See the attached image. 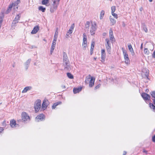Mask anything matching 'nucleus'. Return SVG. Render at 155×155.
I'll return each mask as SVG.
<instances>
[{
	"instance_id": "3c124183",
	"label": "nucleus",
	"mask_w": 155,
	"mask_h": 155,
	"mask_svg": "<svg viewBox=\"0 0 155 155\" xmlns=\"http://www.w3.org/2000/svg\"><path fill=\"white\" fill-rule=\"evenodd\" d=\"M122 26L123 27H125L126 26V25L124 23V22H122Z\"/></svg>"
},
{
	"instance_id": "5fc2aeb1",
	"label": "nucleus",
	"mask_w": 155,
	"mask_h": 155,
	"mask_svg": "<svg viewBox=\"0 0 155 155\" xmlns=\"http://www.w3.org/2000/svg\"><path fill=\"white\" fill-rule=\"evenodd\" d=\"M127 154V152L126 151L123 152V155H126Z\"/></svg>"
},
{
	"instance_id": "2eb2a0df",
	"label": "nucleus",
	"mask_w": 155,
	"mask_h": 155,
	"mask_svg": "<svg viewBox=\"0 0 155 155\" xmlns=\"http://www.w3.org/2000/svg\"><path fill=\"white\" fill-rule=\"evenodd\" d=\"M58 28H56V30L55 31V34H54V40L53 41H56L57 38H58Z\"/></svg>"
},
{
	"instance_id": "5701e85b",
	"label": "nucleus",
	"mask_w": 155,
	"mask_h": 155,
	"mask_svg": "<svg viewBox=\"0 0 155 155\" xmlns=\"http://www.w3.org/2000/svg\"><path fill=\"white\" fill-rule=\"evenodd\" d=\"M109 37L110 40L111 41H113V39H114V37L113 35V31L111 29L109 31Z\"/></svg>"
},
{
	"instance_id": "9d476101",
	"label": "nucleus",
	"mask_w": 155,
	"mask_h": 155,
	"mask_svg": "<svg viewBox=\"0 0 155 155\" xmlns=\"http://www.w3.org/2000/svg\"><path fill=\"white\" fill-rule=\"evenodd\" d=\"M63 56L64 64V63L66 64H68V62H69L68 61V57L66 53L65 52H64Z\"/></svg>"
},
{
	"instance_id": "bf43d9fd",
	"label": "nucleus",
	"mask_w": 155,
	"mask_h": 155,
	"mask_svg": "<svg viewBox=\"0 0 155 155\" xmlns=\"http://www.w3.org/2000/svg\"><path fill=\"white\" fill-rule=\"evenodd\" d=\"M96 59H97V58H95V57H94V60H96Z\"/></svg>"
},
{
	"instance_id": "20e7f679",
	"label": "nucleus",
	"mask_w": 155,
	"mask_h": 155,
	"mask_svg": "<svg viewBox=\"0 0 155 155\" xmlns=\"http://www.w3.org/2000/svg\"><path fill=\"white\" fill-rule=\"evenodd\" d=\"M41 101L38 100L36 101L35 104V112H38L40 108L41 107Z\"/></svg>"
},
{
	"instance_id": "c9c22d12",
	"label": "nucleus",
	"mask_w": 155,
	"mask_h": 155,
	"mask_svg": "<svg viewBox=\"0 0 155 155\" xmlns=\"http://www.w3.org/2000/svg\"><path fill=\"white\" fill-rule=\"evenodd\" d=\"M144 53L145 54L148 55L149 54L150 52L147 48H145L144 49Z\"/></svg>"
},
{
	"instance_id": "f8f14e48",
	"label": "nucleus",
	"mask_w": 155,
	"mask_h": 155,
	"mask_svg": "<svg viewBox=\"0 0 155 155\" xmlns=\"http://www.w3.org/2000/svg\"><path fill=\"white\" fill-rule=\"evenodd\" d=\"M95 80V78L92 77L89 82V87H92L94 85Z\"/></svg>"
},
{
	"instance_id": "c756f323",
	"label": "nucleus",
	"mask_w": 155,
	"mask_h": 155,
	"mask_svg": "<svg viewBox=\"0 0 155 155\" xmlns=\"http://www.w3.org/2000/svg\"><path fill=\"white\" fill-rule=\"evenodd\" d=\"M87 45V41H83L82 46L83 49L85 50Z\"/></svg>"
},
{
	"instance_id": "0eeeda50",
	"label": "nucleus",
	"mask_w": 155,
	"mask_h": 155,
	"mask_svg": "<svg viewBox=\"0 0 155 155\" xmlns=\"http://www.w3.org/2000/svg\"><path fill=\"white\" fill-rule=\"evenodd\" d=\"M49 104V102L47 100H44L42 104L41 108L43 110H45Z\"/></svg>"
},
{
	"instance_id": "2f4dec72",
	"label": "nucleus",
	"mask_w": 155,
	"mask_h": 155,
	"mask_svg": "<svg viewBox=\"0 0 155 155\" xmlns=\"http://www.w3.org/2000/svg\"><path fill=\"white\" fill-rule=\"evenodd\" d=\"M49 0H43L42 1V4L43 5H46L49 3Z\"/></svg>"
},
{
	"instance_id": "0e129e2a",
	"label": "nucleus",
	"mask_w": 155,
	"mask_h": 155,
	"mask_svg": "<svg viewBox=\"0 0 155 155\" xmlns=\"http://www.w3.org/2000/svg\"><path fill=\"white\" fill-rule=\"evenodd\" d=\"M0 63H1V59H0Z\"/></svg>"
},
{
	"instance_id": "de8ad7c7",
	"label": "nucleus",
	"mask_w": 155,
	"mask_h": 155,
	"mask_svg": "<svg viewBox=\"0 0 155 155\" xmlns=\"http://www.w3.org/2000/svg\"><path fill=\"white\" fill-rule=\"evenodd\" d=\"M4 130V129L2 127H0V134Z\"/></svg>"
},
{
	"instance_id": "603ef678",
	"label": "nucleus",
	"mask_w": 155,
	"mask_h": 155,
	"mask_svg": "<svg viewBox=\"0 0 155 155\" xmlns=\"http://www.w3.org/2000/svg\"><path fill=\"white\" fill-rule=\"evenodd\" d=\"M143 153H145L146 154H147V150H144V149H143Z\"/></svg>"
},
{
	"instance_id": "39448f33",
	"label": "nucleus",
	"mask_w": 155,
	"mask_h": 155,
	"mask_svg": "<svg viewBox=\"0 0 155 155\" xmlns=\"http://www.w3.org/2000/svg\"><path fill=\"white\" fill-rule=\"evenodd\" d=\"M96 24L95 22L91 23L90 29V32L91 35L95 34V31L97 29Z\"/></svg>"
},
{
	"instance_id": "58836bf2",
	"label": "nucleus",
	"mask_w": 155,
	"mask_h": 155,
	"mask_svg": "<svg viewBox=\"0 0 155 155\" xmlns=\"http://www.w3.org/2000/svg\"><path fill=\"white\" fill-rule=\"evenodd\" d=\"M4 15L3 16L0 17V29L1 28L2 23L3 21V18H4Z\"/></svg>"
},
{
	"instance_id": "473e14b6",
	"label": "nucleus",
	"mask_w": 155,
	"mask_h": 155,
	"mask_svg": "<svg viewBox=\"0 0 155 155\" xmlns=\"http://www.w3.org/2000/svg\"><path fill=\"white\" fill-rule=\"evenodd\" d=\"M67 76L69 78L71 79H73L74 78L73 75L70 73H67Z\"/></svg>"
},
{
	"instance_id": "6ab92c4d",
	"label": "nucleus",
	"mask_w": 155,
	"mask_h": 155,
	"mask_svg": "<svg viewBox=\"0 0 155 155\" xmlns=\"http://www.w3.org/2000/svg\"><path fill=\"white\" fill-rule=\"evenodd\" d=\"M39 29V27L38 26H37L36 27H35L31 32V33L32 34H36L38 31Z\"/></svg>"
},
{
	"instance_id": "aec40b11",
	"label": "nucleus",
	"mask_w": 155,
	"mask_h": 155,
	"mask_svg": "<svg viewBox=\"0 0 155 155\" xmlns=\"http://www.w3.org/2000/svg\"><path fill=\"white\" fill-rule=\"evenodd\" d=\"M74 27V24H72L71 26L70 27L69 30L67 31V33H68L69 34H71L72 33Z\"/></svg>"
},
{
	"instance_id": "13d9d810",
	"label": "nucleus",
	"mask_w": 155,
	"mask_h": 155,
	"mask_svg": "<svg viewBox=\"0 0 155 155\" xmlns=\"http://www.w3.org/2000/svg\"><path fill=\"white\" fill-rule=\"evenodd\" d=\"M93 50H91V55L93 53Z\"/></svg>"
},
{
	"instance_id": "37998d69",
	"label": "nucleus",
	"mask_w": 155,
	"mask_h": 155,
	"mask_svg": "<svg viewBox=\"0 0 155 155\" xmlns=\"http://www.w3.org/2000/svg\"><path fill=\"white\" fill-rule=\"evenodd\" d=\"M94 47V43H91V50H93Z\"/></svg>"
},
{
	"instance_id": "e2e57ef3",
	"label": "nucleus",
	"mask_w": 155,
	"mask_h": 155,
	"mask_svg": "<svg viewBox=\"0 0 155 155\" xmlns=\"http://www.w3.org/2000/svg\"><path fill=\"white\" fill-rule=\"evenodd\" d=\"M18 7H16V9H18Z\"/></svg>"
},
{
	"instance_id": "72a5a7b5",
	"label": "nucleus",
	"mask_w": 155,
	"mask_h": 155,
	"mask_svg": "<svg viewBox=\"0 0 155 155\" xmlns=\"http://www.w3.org/2000/svg\"><path fill=\"white\" fill-rule=\"evenodd\" d=\"M20 17H21L20 14H17L16 15V16L15 17V18L14 19V20L18 21L19 20Z\"/></svg>"
},
{
	"instance_id": "49530a36",
	"label": "nucleus",
	"mask_w": 155,
	"mask_h": 155,
	"mask_svg": "<svg viewBox=\"0 0 155 155\" xmlns=\"http://www.w3.org/2000/svg\"><path fill=\"white\" fill-rule=\"evenodd\" d=\"M15 2H16V6H17L18 4L20 3V0H17Z\"/></svg>"
},
{
	"instance_id": "79ce46f5",
	"label": "nucleus",
	"mask_w": 155,
	"mask_h": 155,
	"mask_svg": "<svg viewBox=\"0 0 155 155\" xmlns=\"http://www.w3.org/2000/svg\"><path fill=\"white\" fill-rule=\"evenodd\" d=\"M2 125L4 127H6V121L4 120L2 124Z\"/></svg>"
},
{
	"instance_id": "a878e982",
	"label": "nucleus",
	"mask_w": 155,
	"mask_h": 155,
	"mask_svg": "<svg viewBox=\"0 0 155 155\" xmlns=\"http://www.w3.org/2000/svg\"><path fill=\"white\" fill-rule=\"evenodd\" d=\"M110 23L112 24V25H114L116 22V21L113 18H111V16H110L109 18Z\"/></svg>"
},
{
	"instance_id": "423d86ee",
	"label": "nucleus",
	"mask_w": 155,
	"mask_h": 155,
	"mask_svg": "<svg viewBox=\"0 0 155 155\" xmlns=\"http://www.w3.org/2000/svg\"><path fill=\"white\" fill-rule=\"evenodd\" d=\"M106 42V44H105V46L107 50V52L109 54H110L111 45L110 43L109 39L106 38L105 39Z\"/></svg>"
},
{
	"instance_id": "4c0bfd02",
	"label": "nucleus",
	"mask_w": 155,
	"mask_h": 155,
	"mask_svg": "<svg viewBox=\"0 0 155 155\" xmlns=\"http://www.w3.org/2000/svg\"><path fill=\"white\" fill-rule=\"evenodd\" d=\"M143 30L146 32L148 31L145 25H143L142 26Z\"/></svg>"
},
{
	"instance_id": "8fccbe9b",
	"label": "nucleus",
	"mask_w": 155,
	"mask_h": 155,
	"mask_svg": "<svg viewBox=\"0 0 155 155\" xmlns=\"http://www.w3.org/2000/svg\"><path fill=\"white\" fill-rule=\"evenodd\" d=\"M61 87L63 89H65L66 88V86L63 85H61Z\"/></svg>"
},
{
	"instance_id": "ea45409f",
	"label": "nucleus",
	"mask_w": 155,
	"mask_h": 155,
	"mask_svg": "<svg viewBox=\"0 0 155 155\" xmlns=\"http://www.w3.org/2000/svg\"><path fill=\"white\" fill-rule=\"evenodd\" d=\"M112 15L116 19L118 18V16L117 14L114 13V12H111Z\"/></svg>"
},
{
	"instance_id": "a18cd8bd",
	"label": "nucleus",
	"mask_w": 155,
	"mask_h": 155,
	"mask_svg": "<svg viewBox=\"0 0 155 155\" xmlns=\"http://www.w3.org/2000/svg\"><path fill=\"white\" fill-rule=\"evenodd\" d=\"M11 10H10L8 8L7 10L5 12V14H8L11 11Z\"/></svg>"
},
{
	"instance_id": "6e6d98bb",
	"label": "nucleus",
	"mask_w": 155,
	"mask_h": 155,
	"mask_svg": "<svg viewBox=\"0 0 155 155\" xmlns=\"http://www.w3.org/2000/svg\"><path fill=\"white\" fill-rule=\"evenodd\" d=\"M143 8H142V7H141L140 8V12H141L142 10H143Z\"/></svg>"
},
{
	"instance_id": "bb28decb",
	"label": "nucleus",
	"mask_w": 155,
	"mask_h": 155,
	"mask_svg": "<svg viewBox=\"0 0 155 155\" xmlns=\"http://www.w3.org/2000/svg\"><path fill=\"white\" fill-rule=\"evenodd\" d=\"M128 48L130 51V52H131L132 54L133 55H134V52L133 50V49L132 47V45L131 44H129L128 45Z\"/></svg>"
},
{
	"instance_id": "4d7b16f0",
	"label": "nucleus",
	"mask_w": 155,
	"mask_h": 155,
	"mask_svg": "<svg viewBox=\"0 0 155 155\" xmlns=\"http://www.w3.org/2000/svg\"><path fill=\"white\" fill-rule=\"evenodd\" d=\"M143 44L142 43L140 46V49L142 50L143 49Z\"/></svg>"
},
{
	"instance_id": "7c9ffc66",
	"label": "nucleus",
	"mask_w": 155,
	"mask_h": 155,
	"mask_svg": "<svg viewBox=\"0 0 155 155\" xmlns=\"http://www.w3.org/2000/svg\"><path fill=\"white\" fill-rule=\"evenodd\" d=\"M38 9L39 10L43 12H45L46 10L45 8H44L42 6L39 7Z\"/></svg>"
},
{
	"instance_id": "052dcab7",
	"label": "nucleus",
	"mask_w": 155,
	"mask_h": 155,
	"mask_svg": "<svg viewBox=\"0 0 155 155\" xmlns=\"http://www.w3.org/2000/svg\"><path fill=\"white\" fill-rule=\"evenodd\" d=\"M15 64H13L12 65V67H13V68H14V67H15Z\"/></svg>"
},
{
	"instance_id": "393cba45",
	"label": "nucleus",
	"mask_w": 155,
	"mask_h": 155,
	"mask_svg": "<svg viewBox=\"0 0 155 155\" xmlns=\"http://www.w3.org/2000/svg\"><path fill=\"white\" fill-rule=\"evenodd\" d=\"M62 104V102L61 101H58L57 102H56L55 103H54L53 104V106H52V109H54L56 106H57L59 104Z\"/></svg>"
},
{
	"instance_id": "4be33fe9",
	"label": "nucleus",
	"mask_w": 155,
	"mask_h": 155,
	"mask_svg": "<svg viewBox=\"0 0 155 155\" xmlns=\"http://www.w3.org/2000/svg\"><path fill=\"white\" fill-rule=\"evenodd\" d=\"M10 125L12 127H16L18 125L16 124V121L14 120H12L10 121Z\"/></svg>"
},
{
	"instance_id": "cd10ccee",
	"label": "nucleus",
	"mask_w": 155,
	"mask_h": 155,
	"mask_svg": "<svg viewBox=\"0 0 155 155\" xmlns=\"http://www.w3.org/2000/svg\"><path fill=\"white\" fill-rule=\"evenodd\" d=\"M16 6V2H14L12 3V4L9 5L8 8L10 10H11L12 7L13 6Z\"/></svg>"
},
{
	"instance_id": "c03bdc74",
	"label": "nucleus",
	"mask_w": 155,
	"mask_h": 155,
	"mask_svg": "<svg viewBox=\"0 0 155 155\" xmlns=\"http://www.w3.org/2000/svg\"><path fill=\"white\" fill-rule=\"evenodd\" d=\"M101 86V84H98L95 87V89H97L98 88H99Z\"/></svg>"
},
{
	"instance_id": "f03ea898",
	"label": "nucleus",
	"mask_w": 155,
	"mask_h": 155,
	"mask_svg": "<svg viewBox=\"0 0 155 155\" xmlns=\"http://www.w3.org/2000/svg\"><path fill=\"white\" fill-rule=\"evenodd\" d=\"M21 120L22 121L26 122L30 120V117L25 112H23L21 114Z\"/></svg>"
},
{
	"instance_id": "a211bd4d",
	"label": "nucleus",
	"mask_w": 155,
	"mask_h": 155,
	"mask_svg": "<svg viewBox=\"0 0 155 155\" xmlns=\"http://www.w3.org/2000/svg\"><path fill=\"white\" fill-rule=\"evenodd\" d=\"M32 88V87L31 86H27L25 87L23 90L22 91V93H25L27 92V91L30 90Z\"/></svg>"
},
{
	"instance_id": "a19ab883",
	"label": "nucleus",
	"mask_w": 155,
	"mask_h": 155,
	"mask_svg": "<svg viewBox=\"0 0 155 155\" xmlns=\"http://www.w3.org/2000/svg\"><path fill=\"white\" fill-rule=\"evenodd\" d=\"M111 12H114L116 10V7L115 6H112L111 8Z\"/></svg>"
},
{
	"instance_id": "09e8293b",
	"label": "nucleus",
	"mask_w": 155,
	"mask_h": 155,
	"mask_svg": "<svg viewBox=\"0 0 155 155\" xmlns=\"http://www.w3.org/2000/svg\"><path fill=\"white\" fill-rule=\"evenodd\" d=\"M152 141L154 142H155V134L152 137Z\"/></svg>"
},
{
	"instance_id": "f257e3e1",
	"label": "nucleus",
	"mask_w": 155,
	"mask_h": 155,
	"mask_svg": "<svg viewBox=\"0 0 155 155\" xmlns=\"http://www.w3.org/2000/svg\"><path fill=\"white\" fill-rule=\"evenodd\" d=\"M60 0H54L52 4V7L50 8V12L51 13L54 12V10H56L58 6L59 2Z\"/></svg>"
},
{
	"instance_id": "7ed1b4c3",
	"label": "nucleus",
	"mask_w": 155,
	"mask_h": 155,
	"mask_svg": "<svg viewBox=\"0 0 155 155\" xmlns=\"http://www.w3.org/2000/svg\"><path fill=\"white\" fill-rule=\"evenodd\" d=\"M122 50L124 56V58L125 59V62L126 64H128L130 63V60L128 57V55L127 51L125 50L123 48H122Z\"/></svg>"
},
{
	"instance_id": "c85d7f7f",
	"label": "nucleus",
	"mask_w": 155,
	"mask_h": 155,
	"mask_svg": "<svg viewBox=\"0 0 155 155\" xmlns=\"http://www.w3.org/2000/svg\"><path fill=\"white\" fill-rule=\"evenodd\" d=\"M104 11L103 10H102L100 13V19H102L103 17L104 16Z\"/></svg>"
},
{
	"instance_id": "e433bc0d",
	"label": "nucleus",
	"mask_w": 155,
	"mask_h": 155,
	"mask_svg": "<svg viewBox=\"0 0 155 155\" xmlns=\"http://www.w3.org/2000/svg\"><path fill=\"white\" fill-rule=\"evenodd\" d=\"M83 41H87V37L85 33L83 34Z\"/></svg>"
},
{
	"instance_id": "1a4fd4ad",
	"label": "nucleus",
	"mask_w": 155,
	"mask_h": 155,
	"mask_svg": "<svg viewBox=\"0 0 155 155\" xmlns=\"http://www.w3.org/2000/svg\"><path fill=\"white\" fill-rule=\"evenodd\" d=\"M45 116L43 114H41L36 117V119L37 122H39L45 119Z\"/></svg>"
},
{
	"instance_id": "864d4df0",
	"label": "nucleus",
	"mask_w": 155,
	"mask_h": 155,
	"mask_svg": "<svg viewBox=\"0 0 155 155\" xmlns=\"http://www.w3.org/2000/svg\"><path fill=\"white\" fill-rule=\"evenodd\" d=\"M69 34L67 33L66 35V36H65L66 38H68V37H69Z\"/></svg>"
},
{
	"instance_id": "680f3d73",
	"label": "nucleus",
	"mask_w": 155,
	"mask_h": 155,
	"mask_svg": "<svg viewBox=\"0 0 155 155\" xmlns=\"http://www.w3.org/2000/svg\"><path fill=\"white\" fill-rule=\"evenodd\" d=\"M150 2H152V0H149Z\"/></svg>"
},
{
	"instance_id": "4468645a",
	"label": "nucleus",
	"mask_w": 155,
	"mask_h": 155,
	"mask_svg": "<svg viewBox=\"0 0 155 155\" xmlns=\"http://www.w3.org/2000/svg\"><path fill=\"white\" fill-rule=\"evenodd\" d=\"M56 44V41H53L52 43L51 47V50H50V53L51 54L53 51V50H54L55 48V46Z\"/></svg>"
},
{
	"instance_id": "f704fd0d",
	"label": "nucleus",
	"mask_w": 155,
	"mask_h": 155,
	"mask_svg": "<svg viewBox=\"0 0 155 155\" xmlns=\"http://www.w3.org/2000/svg\"><path fill=\"white\" fill-rule=\"evenodd\" d=\"M18 22V21L17 20H13L12 23V26H15V24Z\"/></svg>"
},
{
	"instance_id": "dca6fc26",
	"label": "nucleus",
	"mask_w": 155,
	"mask_h": 155,
	"mask_svg": "<svg viewBox=\"0 0 155 155\" xmlns=\"http://www.w3.org/2000/svg\"><path fill=\"white\" fill-rule=\"evenodd\" d=\"M91 77H91L90 74L88 75L86 77L85 80V83L86 84H89V81L91 79Z\"/></svg>"
},
{
	"instance_id": "9b49d317",
	"label": "nucleus",
	"mask_w": 155,
	"mask_h": 155,
	"mask_svg": "<svg viewBox=\"0 0 155 155\" xmlns=\"http://www.w3.org/2000/svg\"><path fill=\"white\" fill-rule=\"evenodd\" d=\"M106 58V54L105 50L104 49H102L101 51V58L102 60L101 61L102 62H104Z\"/></svg>"
},
{
	"instance_id": "6e6552de",
	"label": "nucleus",
	"mask_w": 155,
	"mask_h": 155,
	"mask_svg": "<svg viewBox=\"0 0 155 155\" xmlns=\"http://www.w3.org/2000/svg\"><path fill=\"white\" fill-rule=\"evenodd\" d=\"M141 96L144 101L147 102V101H149L150 99V97L148 94L143 93L141 94Z\"/></svg>"
},
{
	"instance_id": "412c9836",
	"label": "nucleus",
	"mask_w": 155,
	"mask_h": 155,
	"mask_svg": "<svg viewBox=\"0 0 155 155\" xmlns=\"http://www.w3.org/2000/svg\"><path fill=\"white\" fill-rule=\"evenodd\" d=\"M82 90L81 87H79L78 88H74L73 89V92L74 94H76L79 93Z\"/></svg>"
},
{
	"instance_id": "b1692460",
	"label": "nucleus",
	"mask_w": 155,
	"mask_h": 155,
	"mask_svg": "<svg viewBox=\"0 0 155 155\" xmlns=\"http://www.w3.org/2000/svg\"><path fill=\"white\" fill-rule=\"evenodd\" d=\"M90 26V22L88 21L86 22L85 25V30L88 31L89 28Z\"/></svg>"
},
{
	"instance_id": "f3484780",
	"label": "nucleus",
	"mask_w": 155,
	"mask_h": 155,
	"mask_svg": "<svg viewBox=\"0 0 155 155\" xmlns=\"http://www.w3.org/2000/svg\"><path fill=\"white\" fill-rule=\"evenodd\" d=\"M31 59H29L25 63V68L26 70H27L28 69V67L29 66L30 63V62L31 61Z\"/></svg>"
},
{
	"instance_id": "ddd939ff",
	"label": "nucleus",
	"mask_w": 155,
	"mask_h": 155,
	"mask_svg": "<svg viewBox=\"0 0 155 155\" xmlns=\"http://www.w3.org/2000/svg\"><path fill=\"white\" fill-rule=\"evenodd\" d=\"M64 70L66 71H69L71 69V67L70 66L69 62H68V64H64Z\"/></svg>"
}]
</instances>
